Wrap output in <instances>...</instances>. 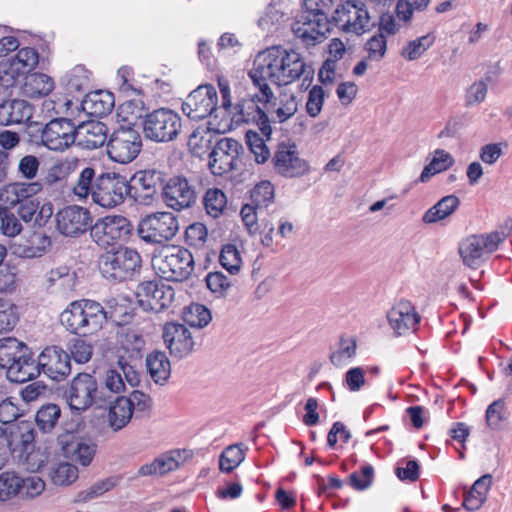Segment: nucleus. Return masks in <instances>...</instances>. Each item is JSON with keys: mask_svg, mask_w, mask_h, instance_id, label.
I'll return each mask as SVG.
<instances>
[{"mask_svg": "<svg viewBox=\"0 0 512 512\" xmlns=\"http://www.w3.org/2000/svg\"><path fill=\"white\" fill-rule=\"evenodd\" d=\"M219 262L231 275L237 274L242 265L240 251L233 244H226L222 247Z\"/></svg>", "mask_w": 512, "mask_h": 512, "instance_id": "nucleus-51", "label": "nucleus"}, {"mask_svg": "<svg viewBox=\"0 0 512 512\" xmlns=\"http://www.w3.org/2000/svg\"><path fill=\"white\" fill-rule=\"evenodd\" d=\"M22 225L18 218L7 210L0 211V231L3 235L14 237L20 233Z\"/></svg>", "mask_w": 512, "mask_h": 512, "instance_id": "nucleus-61", "label": "nucleus"}, {"mask_svg": "<svg viewBox=\"0 0 512 512\" xmlns=\"http://www.w3.org/2000/svg\"><path fill=\"white\" fill-rule=\"evenodd\" d=\"M161 196L167 207L181 212L197 203L198 186L194 179L183 175H173L163 181Z\"/></svg>", "mask_w": 512, "mask_h": 512, "instance_id": "nucleus-7", "label": "nucleus"}, {"mask_svg": "<svg viewBox=\"0 0 512 512\" xmlns=\"http://www.w3.org/2000/svg\"><path fill=\"white\" fill-rule=\"evenodd\" d=\"M56 229L66 237H78L85 233L92 223V215L87 208L68 205L60 209L56 215Z\"/></svg>", "mask_w": 512, "mask_h": 512, "instance_id": "nucleus-19", "label": "nucleus"}, {"mask_svg": "<svg viewBox=\"0 0 512 512\" xmlns=\"http://www.w3.org/2000/svg\"><path fill=\"white\" fill-rule=\"evenodd\" d=\"M60 457L61 455L57 451L56 460L50 464L51 470L49 476L53 484L68 486L77 480L78 468L67 461H62Z\"/></svg>", "mask_w": 512, "mask_h": 512, "instance_id": "nucleus-38", "label": "nucleus"}, {"mask_svg": "<svg viewBox=\"0 0 512 512\" xmlns=\"http://www.w3.org/2000/svg\"><path fill=\"white\" fill-rule=\"evenodd\" d=\"M386 317L391 329L399 336L415 331L421 319L412 302L406 299L397 301Z\"/></svg>", "mask_w": 512, "mask_h": 512, "instance_id": "nucleus-25", "label": "nucleus"}, {"mask_svg": "<svg viewBox=\"0 0 512 512\" xmlns=\"http://www.w3.org/2000/svg\"><path fill=\"white\" fill-rule=\"evenodd\" d=\"M20 497V475L13 471L0 473V502Z\"/></svg>", "mask_w": 512, "mask_h": 512, "instance_id": "nucleus-45", "label": "nucleus"}, {"mask_svg": "<svg viewBox=\"0 0 512 512\" xmlns=\"http://www.w3.org/2000/svg\"><path fill=\"white\" fill-rule=\"evenodd\" d=\"M244 459V450H223L219 460L220 470L225 473H230L238 467Z\"/></svg>", "mask_w": 512, "mask_h": 512, "instance_id": "nucleus-60", "label": "nucleus"}, {"mask_svg": "<svg viewBox=\"0 0 512 512\" xmlns=\"http://www.w3.org/2000/svg\"><path fill=\"white\" fill-rule=\"evenodd\" d=\"M300 100L294 93H280L275 108L271 111L270 121L273 123H285L298 111Z\"/></svg>", "mask_w": 512, "mask_h": 512, "instance_id": "nucleus-36", "label": "nucleus"}, {"mask_svg": "<svg viewBox=\"0 0 512 512\" xmlns=\"http://www.w3.org/2000/svg\"><path fill=\"white\" fill-rule=\"evenodd\" d=\"M292 31L306 47L315 46L327 38L330 32V20L328 16L305 10L293 23Z\"/></svg>", "mask_w": 512, "mask_h": 512, "instance_id": "nucleus-12", "label": "nucleus"}, {"mask_svg": "<svg viewBox=\"0 0 512 512\" xmlns=\"http://www.w3.org/2000/svg\"><path fill=\"white\" fill-rule=\"evenodd\" d=\"M62 397L73 411L84 412L95 406L102 408L110 402L102 384L90 373H78L63 388Z\"/></svg>", "mask_w": 512, "mask_h": 512, "instance_id": "nucleus-1", "label": "nucleus"}, {"mask_svg": "<svg viewBox=\"0 0 512 512\" xmlns=\"http://www.w3.org/2000/svg\"><path fill=\"white\" fill-rule=\"evenodd\" d=\"M162 337L170 354L182 359L194 350L195 342L190 330L181 323L168 322L164 325Z\"/></svg>", "mask_w": 512, "mask_h": 512, "instance_id": "nucleus-24", "label": "nucleus"}, {"mask_svg": "<svg viewBox=\"0 0 512 512\" xmlns=\"http://www.w3.org/2000/svg\"><path fill=\"white\" fill-rule=\"evenodd\" d=\"M39 169L40 160L35 155H25L19 160L18 173L30 182L37 177Z\"/></svg>", "mask_w": 512, "mask_h": 512, "instance_id": "nucleus-59", "label": "nucleus"}, {"mask_svg": "<svg viewBox=\"0 0 512 512\" xmlns=\"http://www.w3.org/2000/svg\"><path fill=\"white\" fill-rule=\"evenodd\" d=\"M247 144L255 156L257 163H265L270 157V151L263 139L256 132L248 131L246 133Z\"/></svg>", "mask_w": 512, "mask_h": 512, "instance_id": "nucleus-56", "label": "nucleus"}, {"mask_svg": "<svg viewBox=\"0 0 512 512\" xmlns=\"http://www.w3.org/2000/svg\"><path fill=\"white\" fill-rule=\"evenodd\" d=\"M146 366L153 381L165 385L171 375V364L162 351H153L146 356Z\"/></svg>", "mask_w": 512, "mask_h": 512, "instance_id": "nucleus-35", "label": "nucleus"}, {"mask_svg": "<svg viewBox=\"0 0 512 512\" xmlns=\"http://www.w3.org/2000/svg\"><path fill=\"white\" fill-rule=\"evenodd\" d=\"M278 56V46L259 52L254 59L253 68L248 73L254 86L261 92L260 99L265 102L274 99L269 84L280 86Z\"/></svg>", "mask_w": 512, "mask_h": 512, "instance_id": "nucleus-5", "label": "nucleus"}, {"mask_svg": "<svg viewBox=\"0 0 512 512\" xmlns=\"http://www.w3.org/2000/svg\"><path fill=\"white\" fill-rule=\"evenodd\" d=\"M182 318L191 327L203 328L210 323L212 316L210 310L204 305L193 303L184 308Z\"/></svg>", "mask_w": 512, "mask_h": 512, "instance_id": "nucleus-43", "label": "nucleus"}, {"mask_svg": "<svg viewBox=\"0 0 512 512\" xmlns=\"http://www.w3.org/2000/svg\"><path fill=\"white\" fill-rule=\"evenodd\" d=\"M419 470L417 460H401L395 468V474L401 481L415 482L419 479Z\"/></svg>", "mask_w": 512, "mask_h": 512, "instance_id": "nucleus-58", "label": "nucleus"}, {"mask_svg": "<svg viewBox=\"0 0 512 512\" xmlns=\"http://www.w3.org/2000/svg\"><path fill=\"white\" fill-rule=\"evenodd\" d=\"M61 415V409L56 404L43 405L36 413V424L44 433L50 432Z\"/></svg>", "mask_w": 512, "mask_h": 512, "instance_id": "nucleus-48", "label": "nucleus"}, {"mask_svg": "<svg viewBox=\"0 0 512 512\" xmlns=\"http://www.w3.org/2000/svg\"><path fill=\"white\" fill-rule=\"evenodd\" d=\"M39 62L38 52L31 47L20 49L12 58L9 71H4V75H0V84L4 86H12L14 84V74H26L33 70Z\"/></svg>", "mask_w": 512, "mask_h": 512, "instance_id": "nucleus-27", "label": "nucleus"}, {"mask_svg": "<svg viewBox=\"0 0 512 512\" xmlns=\"http://www.w3.org/2000/svg\"><path fill=\"white\" fill-rule=\"evenodd\" d=\"M26 91L33 97L48 95L54 89V81L43 73H34L27 77Z\"/></svg>", "mask_w": 512, "mask_h": 512, "instance_id": "nucleus-47", "label": "nucleus"}, {"mask_svg": "<svg viewBox=\"0 0 512 512\" xmlns=\"http://www.w3.org/2000/svg\"><path fill=\"white\" fill-rule=\"evenodd\" d=\"M84 110L94 116L108 115L114 107V97L109 92L96 91L88 94L83 102Z\"/></svg>", "mask_w": 512, "mask_h": 512, "instance_id": "nucleus-39", "label": "nucleus"}, {"mask_svg": "<svg viewBox=\"0 0 512 512\" xmlns=\"http://www.w3.org/2000/svg\"><path fill=\"white\" fill-rule=\"evenodd\" d=\"M174 289L159 281H145L137 286L136 297L144 311L161 312L174 300Z\"/></svg>", "mask_w": 512, "mask_h": 512, "instance_id": "nucleus-16", "label": "nucleus"}, {"mask_svg": "<svg viewBox=\"0 0 512 512\" xmlns=\"http://www.w3.org/2000/svg\"><path fill=\"white\" fill-rule=\"evenodd\" d=\"M141 149L142 138L134 127L121 126L114 130L107 140L108 157L120 164L132 162Z\"/></svg>", "mask_w": 512, "mask_h": 512, "instance_id": "nucleus-8", "label": "nucleus"}, {"mask_svg": "<svg viewBox=\"0 0 512 512\" xmlns=\"http://www.w3.org/2000/svg\"><path fill=\"white\" fill-rule=\"evenodd\" d=\"M106 172L99 170L93 165L83 166L77 176L76 182L72 188L73 194L79 199L84 200L88 197L93 199V193Z\"/></svg>", "mask_w": 512, "mask_h": 512, "instance_id": "nucleus-31", "label": "nucleus"}, {"mask_svg": "<svg viewBox=\"0 0 512 512\" xmlns=\"http://www.w3.org/2000/svg\"><path fill=\"white\" fill-rule=\"evenodd\" d=\"M152 263L162 278L175 282L188 279L195 266L192 253L186 248L177 246L164 249L153 258Z\"/></svg>", "mask_w": 512, "mask_h": 512, "instance_id": "nucleus-6", "label": "nucleus"}, {"mask_svg": "<svg viewBox=\"0 0 512 512\" xmlns=\"http://www.w3.org/2000/svg\"><path fill=\"white\" fill-rule=\"evenodd\" d=\"M459 205L460 200L456 195L444 196L424 213L422 221L426 224H433L444 220L454 213Z\"/></svg>", "mask_w": 512, "mask_h": 512, "instance_id": "nucleus-37", "label": "nucleus"}, {"mask_svg": "<svg viewBox=\"0 0 512 512\" xmlns=\"http://www.w3.org/2000/svg\"><path fill=\"white\" fill-rule=\"evenodd\" d=\"M142 131L145 139L149 141L172 142L182 131V118L172 109L158 108L143 117Z\"/></svg>", "mask_w": 512, "mask_h": 512, "instance_id": "nucleus-4", "label": "nucleus"}, {"mask_svg": "<svg viewBox=\"0 0 512 512\" xmlns=\"http://www.w3.org/2000/svg\"><path fill=\"white\" fill-rule=\"evenodd\" d=\"M217 135H214L209 129H197L189 137L188 147L191 153L199 158L208 155L215 145Z\"/></svg>", "mask_w": 512, "mask_h": 512, "instance_id": "nucleus-40", "label": "nucleus"}, {"mask_svg": "<svg viewBox=\"0 0 512 512\" xmlns=\"http://www.w3.org/2000/svg\"><path fill=\"white\" fill-rule=\"evenodd\" d=\"M184 461L181 456V450H168L157 457L150 464L140 467L138 473L142 476L164 475L176 470L180 463Z\"/></svg>", "mask_w": 512, "mask_h": 512, "instance_id": "nucleus-32", "label": "nucleus"}, {"mask_svg": "<svg viewBox=\"0 0 512 512\" xmlns=\"http://www.w3.org/2000/svg\"><path fill=\"white\" fill-rule=\"evenodd\" d=\"M131 222L124 216L114 215L98 219L90 226V236L99 247H113L129 237Z\"/></svg>", "mask_w": 512, "mask_h": 512, "instance_id": "nucleus-10", "label": "nucleus"}, {"mask_svg": "<svg viewBox=\"0 0 512 512\" xmlns=\"http://www.w3.org/2000/svg\"><path fill=\"white\" fill-rule=\"evenodd\" d=\"M206 284L213 293L222 295L228 291L233 283L226 275L217 271L208 273L206 276Z\"/></svg>", "mask_w": 512, "mask_h": 512, "instance_id": "nucleus-64", "label": "nucleus"}, {"mask_svg": "<svg viewBox=\"0 0 512 512\" xmlns=\"http://www.w3.org/2000/svg\"><path fill=\"white\" fill-rule=\"evenodd\" d=\"M128 198L126 177L117 173H107L93 193L92 201L103 208H114Z\"/></svg>", "mask_w": 512, "mask_h": 512, "instance_id": "nucleus-18", "label": "nucleus"}, {"mask_svg": "<svg viewBox=\"0 0 512 512\" xmlns=\"http://www.w3.org/2000/svg\"><path fill=\"white\" fill-rule=\"evenodd\" d=\"M217 91L211 84L200 85L182 103V112L191 120L200 121L217 109Z\"/></svg>", "mask_w": 512, "mask_h": 512, "instance_id": "nucleus-15", "label": "nucleus"}, {"mask_svg": "<svg viewBox=\"0 0 512 512\" xmlns=\"http://www.w3.org/2000/svg\"><path fill=\"white\" fill-rule=\"evenodd\" d=\"M38 365L47 377L62 381L71 373L70 355L58 346L46 347L38 356Z\"/></svg>", "mask_w": 512, "mask_h": 512, "instance_id": "nucleus-22", "label": "nucleus"}, {"mask_svg": "<svg viewBox=\"0 0 512 512\" xmlns=\"http://www.w3.org/2000/svg\"><path fill=\"white\" fill-rule=\"evenodd\" d=\"M34 107L24 99H8L0 103V125L11 126L27 123Z\"/></svg>", "mask_w": 512, "mask_h": 512, "instance_id": "nucleus-26", "label": "nucleus"}, {"mask_svg": "<svg viewBox=\"0 0 512 512\" xmlns=\"http://www.w3.org/2000/svg\"><path fill=\"white\" fill-rule=\"evenodd\" d=\"M459 253L463 263L470 268H478L488 255L482 236L471 235L465 238L459 246Z\"/></svg>", "mask_w": 512, "mask_h": 512, "instance_id": "nucleus-34", "label": "nucleus"}, {"mask_svg": "<svg viewBox=\"0 0 512 512\" xmlns=\"http://www.w3.org/2000/svg\"><path fill=\"white\" fill-rule=\"evenodd\" d=\"M242 145L232 138H220L209 153V167L213 174L223 175L236 168Z\"/></svg>", "mask_w": 512, "mask_h": 512, "instance_id": "nucleus-20", "label": "nucleus"}, {"mask_svg": "<svg viewBox=\"0 0 512 512\" xmlns=\"http://www.w3.org/2000/svg\"><path fill=\"white\" fill-rule=\"evenodd\" d=\"M15 452L16 450H12ZM17 464L29 472H38L56 460L57 450H17Z\"/></svg>", "mask_w": 512, "mask_h": 512, "instance_id": "nucleus-33", "label": "nucleus"}, {"mask_svg": "<svg viewBox=\"0 0 512 512\" xmlns=\"http://www.w3.org/2000/svg\"><path fill=\"white\" fill-rule=\"evenodd\" d=\"M324 100L325 93L323 88L319 85L313 86L308 93L305 105L307 114L312 118L317 117L321 113Z\"/></svg>", "mask_w": 512, "mask_h": 512, "instance_id": "nucleus-55", "label": "nucleus"}, {"mask_svg": "<svg viewBox=\"0 0 512 512\" xmlns=\"http://www.w3.org/2000/svg\"><path fill=\"white\" fill-rule=\"evenodd\" d=\"M141 267L139 253L129 247L119 246L101 254L98 268L109 281L122 282L130 279Z\"/></svg>", "mask_w": 512, "mask_h": 512, "instance_id": "nucleus-3", "label": "nucleus"}, {"mask_svg": "<svg viewBox=\"0 0 512 512\" xmlns=\"http://www.w3.org/2000/svg\"><path fill=\"white\" fill-rule=\"evenodd\" d=\"M116 485V480L114 478H107L105 480L96 482L90 488L85 491H82L78 495V501H89L94 499L105 492L111 490Z\"/></svg>", "mask_w": 512, "mask_h": 512, "instance_id": "nucleus-62", "label": "nucleus"}, {"mask_svg": "<svg viewBox=\"0 0 512 512\" xmlns=\"http://www.w3.org/2000/svg\"><path fill=\"white\" fill-rule=\"evenodd\" d=\"M274 186L269 181H261L250 192V199L256 207L266 208L274 201Z\"/></svg>", "mask_w": 512, "mask_h": 512, "instance_id": "nucleus-54", "label": "nucleus"}, {"mask_svg": "<svg viewBox=\"0 0 512 512\" xmlns=\"http://www.w3.org/2000/svg\"><path fill=\"white\" fill-rule=\"evenodd\" d=\"M505 229L507 231H494L489 234L481 235L488 254L494 252L498 248V245L506 239L509 232L512 230V219L509 218L505 221Z\"/></svg>", "mask_w": 512, "mask_h": 512, "instance_id": "nucleus-63", "label": "nucleus"}, {"mask_svg": "<svg viewBox=\"0 0 512 512\" xmlns=\"http://www.w3.org/2000/svg\"><path fill=\"white\" fill-rule=\"evenodd\" d=\"M356 340L342 336L339 341V347L331 353L330 361L335 367H342L348 363L356 354Z\"/></svg>", "mask_w": 512, "mask_h": 512, "instance_id": "nucleus-49", "label": "nucleus"}, {"mask_svg": "<svg viewBox=\"0 0 512 512\" xmlns=\"http://www.w3.org/2000/svg\"><path fill=\"white\" fill-rule=\"evenodd\" d=\"M227 198L218 188L208 189L203 197V205L208 215L217 218L224 210Z\"/></svg>", "mask_w": 512, "mask_h": 512, "instance_id": "nucleus-50", "label": "nucleus"}, {"mask_svg": "<svg viewBox=\"0 0 512 512\" xmlns=\"http://www.w3.org/2000/svg\"><path fill=\"white\" fill-rule=\"evenodd\" d=\"M77 143L88 150L100 148L108 140V128L100 121H89L76 126Z\"/></svg>", "mask_w": 512, "mask_h": 512, "instance_id": "nucleus-29", "label": "nucleus"}, {"mask_svg": "<svg viewBox=\"0 0 512 512\" xmlns=\"http://www.w3.org/2000/svg\"><path fill=\"white\" fill-rule=\"evenodd\" d=\"M208 231L203 223L195 222L189 225L185 231L186 242L195 248L203 247L206 243Z\"/></svg>", "mask_w": 512, "mask_h": 512, "instance_id": "nucleus-57", "label": "nucleus"}, {"mask_svg": "<svg viewBox=\"0 0 512 512\" xmlns=\"http://www.w3.org/2000/svg\"><path fill=\"white\" fill-rule=\"evenodd\" d=\"M139 237L153 244L171 240L179 230V221L171 212H156L147 215L138 225Z\"/></svg>", "mask_w": 512, "mask_h": 512, "instance_id": "nucleus-9", "label": "nucleus"}, {"mask_svg": "<svg viewBox=\"0 0 512 512\" xmlns=\"http://www.w3.org/2000/svg\"><path fill=\"white\" fill-rule=\"evenodd\" d=\"M261 92L248 94L239 100L234 106L237 122L255 124L261 133L267 138L272 133L271 121L267 113L260 108L259 103L268 104L260 99Z\"/></svg>", "mask_w": 512, "mask_h": 512, "instance_id": "nucleus-17", "label": "nucleus"}, {"mask_svg": "<svg viewBox=\"0 0 512 512\" xmlns=\"http://www.w3.org/2000/svg\"><path fill=\"white\" fill-rule=\"evenodd\" d=\"M42 190L43 184L39 181L11 183L0 191V203L6 208L14 207Z\"/></svg>", "mask_w": 512, "mask_h": 512, "instance_id": "nucleus-28", "label": "nucleus"}, {"mask_svg": "<svg viewBox=\"0 0 512 512\" xmlns=\"http://www.w3.org/2000/svg\"><path fill=\"white\" fill-rule=\"evenodd\" d=\"M164 174L157 170L136 172L129 180L126 179L128 198L142 205L154 202L159 189L162 190Z\"/></svg>", "mask_w": 512, "mask_h": 512, "instance_id": "nucleus-11", "label": "nucleus"}, {"mask_svg": "<svg viewBox=\"0 0 512 512\" xmlns=\"http://www.w3.org/2000/svg\"><path fill=\"white\" fill-rule=\"evenodd\" d=\"M454 162V158L449 152L443 149L435 150L432 160L422 170L419 181L422 183L427 182L435 174L449 169L453 166Z\"/></svg>", "mask_w": 512, "mask_h": 512, "instance_id": "nucleus-42", "label": "nucleus"}, {"mask_svg": "<svg viewBox=\"0 0 512 512\" xmlns=\"http://www.w3.org/2000/svg\"><path fill=\"white\" fill-rule=\"evenodd\" d=\"M435 42L433 33H428L417 39L407 42L401 50V56L408 61L420 58Z\"/></svg>", "mask_w": 512, "mask_h": 512, "instance_id": "nucleus-44", "label": "nucleus"}, {"mask_svg": "<svg viewBox=\"0 0 512 512\" xmlns=\"http://www.w3.org/2000/svg\"><path fill=\"white\" fill-rule=\"evenodd\" d=\"M331 20L345 32L362 33L370 25V16L360 0L343 1L335 9Z\"/></svg>", "mask_w": 512, "mask_h": 512, "instance_id": "nucleus-14", "label": "nucleus"}, {"mask_svg": "<svg viewBox=\"0 0 512 512\" xmlns=\"http://www.w3.org/2000/svg\"><path fill=\"white\" fill-rule=\"evenodd\" d=\"M28 348L16 338L6 337L0 339V367L7 369L22 352Z\"/></svg>", "mask_w": 512, "mask_h": 512, "instance_id": "nucleus-46", "label": "nucleus"}, {"mask_svg": "<svg viewBox=\"0 0 512 512\" xmlns=\"http://www.w3.org/2000/svg\"><path fill=\"white\" fill-rule=\"evenodd\" d=\"M71 173V162L67 159L55 161L47 170L43 186H54L64 182Z\"/></svg>", "mask_w": 512, "mask_h": 512, "instance_id": "nucleus-52", "label": "nucleus"}, {"mask_svg": "<svg viewBox=\"0 0 512 512\" xmlns=\"http://www.w3.org/2000/svg\"><path fill=\"white\" fill-rule=\"evenodd\" d=\"M76 140V125L67 118L52 119L41 130V143L51 151L63 152Z\"/></svg>", "mask_w": 512, "mask_h": 512, "instance_id": "nucleus-13", "label": "nucleus"}, {"mask_svg": "<svg viewBox=\"0 0 512 512\" xmlns=\"http://www.w3.org/2000/svg\"><path fill=\"white\" fill-rule=\"evenodd\" d=\"M278 67L280 86L288 85L306 74L304 81L310 82L313 78V69L306 65L303 57L295 50H287L278 46Z\"/></svg>", "mask_w": 512, "mask_h": 512, "instance_id": "nucleus-21", "label": "nucleus"}, {"mask_svg": "<svg viewBox=\"0 0 512 512\" xmlns=\"http://www.w3.org/2000/svg\"><path fill=\"white\" fill-rule=\"evenodd\" d=\"M132 415L130 401L126 400V397L119 396L110 406L108 413L109 424L114 430H120L129 423Z\"/></svg>", "mask_w": 512, "mask_h": 512, "instance_id": "nucleus-41", "label": "nucleus"}, {"mask_svg": "<svg viewBox=\"0 0 512 512\" xmlns=\"http://www.w3.org/2000/svg\"><path fill=\"white\" fill-rule=\"evenodd\" d=\"M46 487L44 480L38 476H20V498L22 500H33L40 496Z\"/></svg>", "mask_w": 512, "mask_h": 512, "instance_id": "nucleus-53", "label": "nucleus"}, {"mask_svg": "<svg viewBox=\"0 0 512 512\" xmlns=\"http://www.w3.org/2000/svg\"><path fill=\"white\" fill-rule=\"evenodd\" d=\"M272 162L275 171L288 178L298 177L309 171L308 163L299 158L295 144H278Z\"/></svg>", "mask_w": 512, "mask_h": 512, "instance_id": "nucleus-23", "label": "nucleus"}, {"mask_svg": "<svg viewBox=\"0 0 512 512\" xmlns=\"http://www.w3.org/2000/svg\"><path fill=\"white\" fill-rule=\"evenodd\" d=\"M6 370L8 379L16 383H24L40 374L38 361L33 359L28 348L13 360Z\"/></svg>", "mask_w": 512, "mask_h": 512, "instance_id": "nucleus-30", "label": "nucleus"}, {"mask_svg": "<svg viewBox=\"0 0 512 512\" xmlns=\"http://www.w3.org/2000/svg\"><path fill=\"white\" fill-rule=\"evenodd\" d=\"M106 320L102 305L89 299L71 302L60 314V322L67 331L84 336L100 330Z\"/></svg>", "mask_w": 512, "mask_h": 512, "instance_id": "nucleus-2", "label": "nucleus"}]
</instances>
